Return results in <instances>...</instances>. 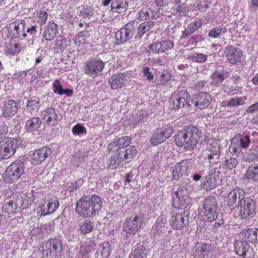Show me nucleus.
I'll return each instance as SVG.
<instances>
[{
	"label": "nucleus",
	"mask_w": 258,
	"mask_h": 258,
	"mask_svg": "<svg viewBox=\"0 0 258 258\" xmlns=\"http://www.w3.org/2000/svg\"><path fill=\"white\" fill-rule=\"evenodd\" d=\"M27 108L34 110L38 107V101L36 100H30L27 102Z\"/></svg>",
	"instance_id": "63"
},
{
	"label": "nucleus",
	"mask_w": 258,
	"mask_h": 258,
	"mask_svg": "<svg viewBox=\"0 0 258 258\" xmlns=\"http://www.w3.org/2000/svg\"><path fill=\"white\" fill-rule=\"evenodd\" d=\"M90 36L89 31H83L79 33L75 40V42L77 44V40H78L79 43H82V41H84L86 38Z\"/></svg>",
	"instance_id": "58"
},
{
	"label": "nucleus",
	"mask_w": 258,
	"mask_h": 258,
	"mask_svg": "<svg viewBox=\"0 0 258 258\" xmlns=\"http://www.w3.org/2000/svg\"><path fill=\"white\" fill-rule=\"evenodd\" d=\"M18 147L17 141L14 138H6L0 142V160L7 159L15 153Z\"/></svg>",
	"instance_id": "7"
},
{
	"label": "nucleus",
	"mask_w": 258,
	"mask_h": 258,
	"mask_svg": "<svg viewBox=\"0 0 258 258\" xmlns=\"http://www.w3.org/2000/svg\"><path fill=\"white\" fill-rule=\"evenodd\" d=\"M217 179L214 175L211 174L205 176L202 180L201 186L206 190H211L216 187Z\"/></svg>",
	"instance_id": "35"
},
{
	"label": "nucleus",
	"mask_w": 258,
	"mask_h": 258,
	"mask_svg": "<svg viewBox=\"0 0 258 258\" xmlns=\"http://www.w3.org/2000/svg\"><path fill=\"white\" fill-rule=\"evenodd\" d=\"M211 100L210 95L206 92H201L196 94L192 99V102L197 109L207 108Z\"/></svg>",
	"instance_id": "19"
},
{
	"label": "nucleus",
	"mask_w": 258,
	"mask_h": 258,
	"mask_svg": "<svg viewBox=\"0 0 258 258\" xmlns=\"http://www.w3.org/2000/svg\"><path fill=\"white\" fill-rule=\"evenodd\" d=\"M226 27L222 25L211 29L209 32V36L213 38H218L221 34L226 33Z\"/></svg>",
	"instance_id": "43"
},
{
	"label": "nucleus",
	"mask_w": 258,
	"mask_h": 258,
	"mask_svg": "<svg viewBox=\"0 0 258 258\" xmlns=\"http://www.w3.org/2000/svg\"><path fill=\"white\" fill-rule=\"evenodd\" d=\"M234 248L236 254L241 257L247 256V258H252L254 255L253 249L246 240H237L234 243Z\"/></svg>",
	"instance_id": "16"
},
{
	"label": "nucleus",
	"mask_w": 258,
	"mask_h": 258,
	"mask_svg": "<svg viewBox=\"0 0 258 258\" xmlns=\"http://www.w3.org/2000/svg\"><path fill=\"white\" fill-rule=\"evenodd\" d=\"M244 191L240 188L236 187L232 189L224 197L225 204L231 207L235 204L237 200L239 201L244 198Z\"/></svg>",
	"instance_id": "21"
},
{
	"label": "nucleus",
	"mask_w": 258,
	"mask_h": 258,
	"mask_svg": "<svg viewBox=\"0 0 258 258\" xmlns=\"http://www.w3.org/2000/svg\"><path fill=\"white\" fill-rule=\"evenodd\" d=\"M79 15L86 18L92 15L90 8H85L84 6L80 7L78 8Z\"/></svg>",
	"instance_id": "56"
},
{
	"label": "nucleus",
	"mask_w": 258,
	"mask_h": 258,
	"mask_svg": "<svg viewBox=\"0 0 258 258\" xmlns=\"http://www.w3.org/2000/svg\"><path fill=\"white\" fill-rule=\"evenodd\" d=\"M142 224L141 218L135 216L125 220L122 229L127 234H135L141 228Z\"/></svg>",
	"instance_id": "12"
},
{
	"label": "nucleus",
	"mask_w": 258,
	"mask_h": 258,
	"mask_svg": "<svg viewBox=\"0 0 258 258\" xmlns=\"http://www.w3.org/2000/svg\"><path fill=\"white\" fill-rule=\"evenodd\" d=\"M170 80V75L168 73H163L160 76L158 81L159 84L162 85L168 82Z\"/></svg>",
	"instance_id": "62"
},
{
	"label": "nucleus",
	"mask_w": 258,
	"mask_h": 258,
	"mask_svg": "<svg viewBox=\"0 0 258 258\" xmlns=\"http://www.w3.org/2000/svg\"><path fill=\"white\" fill-rule=\"evenodd\" d=\"M251 139L250 136L248 134H238L231 140L229 147L230 152L234 154H239L242 152V148H247L249 147Z\"/></svg>",
	"instance_id": "6"
},
{
	"label": "nucleus",
	"mask_w": 258,
	"mask_h": 258,
	"mask_svg": "<svg viewBox=\"0 0 258 258\" xmlns=\"http://www.w3.org/2000/svg\"><path fill=\"white\" fill-rule=\"evenodd\" d=\"M122 148L123 150L125 151V153L127 157V162H130L136 156L137 153V149L134 146H130L126 148Z\"/></svg>",
	"instance_id": "48"
},
{
	"label": "nucleus",
	"mask_w": 258,
	"mask_h": 258,
	"mask_svg": "<svg viewBox=\"0 0 258 258\" xmlns=\"http://www.w3.org/2000/svg\"><path fill=\"white\" fill-rule=\"evenodd\" d=\"M127 162V157L125 153V151L123 150V148L117 149L116 154L111 156L109 160L108 165L110 168H116L122 162Z\"/></svg>",
	"instance_id": "25"
},
{
	"label": "nucleus",
	"mask_w": 258,
	"mask_h": 258,
	"mask_svg": "<svg viewBox=\"0 0 258 258\" xmlns=\"http://www.w3.org/2000/svg\"><path fill=\"white\" fill-rule=\"evenodd\" d=\"M159 16L156 11L149 8H144L139 13V18L141 20L155 19Z\"/></svg>",
	"instance_id": "37"
},
{
	"label": "nucleus",
	"mask_w": 258,
	"mask_h": 258,
	"mask_svg": "<svg viewBox=\"0 0 258 258\" xmlns=\"http://www.w3.org/2000/svg\"><path fill=\"white\" fill-rule=\"evenodd\" d=\"M47 207V212L52 214L54 212L59 206V203L56 199L51 200L46 203Z\"/></svg>",
	"instance_id": "49"
},
{
	"label": "nucleus",
	"mask_w": 258,
	"mask_h": 258,
	"mask_svg": "<svg viewBox=\"0 0 258 258\" xmlns=\"http://www.w3.org/2000/svg\"><path fill=\"white\" fill-rule=\"evenodd\" d=\"M189 162V161L185 160L176 164L172 170L173 178L174 180H178L179 177L186 174Z\"/></svg>",
	"instance_id": "24"
},
{
	"label": "nucleus",
	"mask_w": 258,
	"mask_h": 258,
	"mask_svg": "<svg viewBox=\"0 0 258 258\" xmlns=\"http://www.w3.org/2000/svg\"><path fill=\"white\" fill-rule=\"evenodd\" d=\"M154 26L153 21H146L141 24L138 28V35L141 37L146 32L149 31Z\"/></svg>",
	"instance_id": "42"
},
{
	"label": "nucleus",
	"mask_w": 258,
	"mask_h": 258,
	"mask_svg": "<svg viewBox=\"0 0 258 258\" xmlns=\"http://www.w3.org/2000/svg\"><path fill=\"white\" fill-rule=\"evenodd\" d=\"M135 25H137L136 22L131 21L116 32L115 37L117 44L125 43L132 38L136 31Z\"/></svg>",
	"instance_id": "8"
},
{
	"label": "nucleus",
	"mask_w": 258,
	"mask_h": 258,
	"mask_svg": "<svg viewBox=\"0 0 258 258\" xmlns=\"http://www.w3.org/2000/svg\"><path fill=\"white\" fill-rule=\"evenodd\" d=\"M8 133V126L4 122L0 121V139L5 137Z\"/></svg>",
	"instance_id": "61"
},
{
	"label": "nucleus",
	"mask_w": 258,
	"mask_h": 258,
	"mask_svg": "<svg viewBox=\"0 0 258 258\" xmlns=\"http://www.w3.org/2000/svg\"><path fill=\"white\" fill-rule=\"evenodd\" d=\"M237 209L242 219L252 217L255 214L254 202L249 198H243L238 201Z\"/></svg>",
	"instance_id": "9"
},
{
	"label": "nucleus",
	"mask_w": 258,
	"mask_h": 258,
	"mask_svg": "<svg viewBox=\"0 0 258 258\" xmlns=\"http://www.w3.org/2000/svg\"><path fill=\"white\" fill-rule=\"evenodd\" d=\"M193 250L195 258H208L211 246L209 244L197 243Z\"/></svg>",
	"instance_id": "23"
},
{
	"label": "nucleus",
	"mask_w": 258,
	"mask_h": 258,
	"mask_svg": "<svg viewBox=\"0 0 258 258\" xmlns=\"http://www.w3.org/2000/svg\"><path fill=\"white\" fill-rule=\"evenodd\" d=\"M130 258H146L143 248L135 249L130 254Z\"/></svg>",
	"instance_id": "55"
},
{
	"label": "nucleus",
	"mask_w": 258,
	"mask_h": 258,
	"mask_svg": "<svg viewBox=\"0 0 258 258\" xmlns=\"http://www.w3.org/2000/svg\"><path fill=\"white\" fill-rule=\"evenodd\" d=\"M189 202L187 191L186 189H178L174 193L172 204L176 209H183L186 207Z\"/></svg>",
	"instance_id": "11"
},
{
	"label": "nucleus",
	"mask_w": 258,
	"mask_h": 258,
	"mask_svg": "<svg viewBox=\"0 0 258 258\" xmlns=\"http://www.w3.org/2000/svg\"><path fill=\"white\" fill-rule=\"evenodd\" d=\"M188 213L184 211L172 216L170 220V225L175 229H183L188 224Z\"/></svg>",
	"instance_id": "17"
},
{
	"label": "nucleus",
	"mask_w": 258,
	"mask_h": 258,
	"mask_svg": "<svg viewBox=\"0 0 258 258\" xmlns=\"http://www.w3.org/2000/svg\"><path fill=\"white\" fill-rule=\"evenodd\" d=\"M95 228V223L89 219H86L79 223L78 231L81 234L85 235L90 233Z\"/></svg>",
	"instance_id": "34"
},
{
	"label": "nucleus",
	"mask_w": 258,
	"mask_h": 258,
	"mask_svg": "<svg viewBox=\"0 0 258 258\" xmlns=\"http://www.w3.org/2000/svg\"><path fill=\"white\" fill-rule=\"evenodd\" d=\"M245 111L249 113H252L256 111H258V102L248 106ZM251 122L253 124H258V114L252 117Z\"/></svg>",
	"instance_id": "47"
},
{
	"label": "nucleus",
	"mask_w": 258,
	"mask_h": 258,
	"mask_svg": "<svg viewBox=\"0 0 258 258\" xmlns=\"http://www.w3.org/2000/svg\"><path fill=\"white\" fill-rule=\"evenodd\" d=\"M32 200L24 194H18L4 207L5 209L10 213L16 212L17 210L27 208L31 205Z\"/></svg>",
	"instance_id": "4"
},
{
	"label": "nucleus",
	"mask_w": 258,
	"mask_h": 258,
	"mask_svg": "<svg viewBox=\"0 0 258 258\" xmlns=\"http://www.w3.org/2000/svg\"><path fill=\"white\" fill-rule=\"evenodd\" d=\"M238 163V161L236 158L231 157L225 161L224 166L226 168L232 169L237 166Z\"/></svg>",
	"instance_id": "57"
},
{
	"label": "nucleus",
	"mask_w": 258,
	"mask_h": 258,
	"mask_svg": "<svg viewBox=\"0 0 258 258\" xmlns=\"http://www.w3.org/2000/svg\"><path fill=\"white\" fill-rule=\"evenodd\" d=\"M47 18V13L44 11H41L37 13L36 22L39 24L43 25L46 23Z\"/></svg>",
	"instance_id": "50"
},
{
	"label": "nucleus",
	"mask_w": 258,
	"mask_h": 258,
	"mask_svg": "<svg viewBox=\"0 0 258 258\" xmlns=\"http://www.w3.org/2000/svg\"><path fill=\"white\" fill-rule=\"evenodd\" d=\"M196 24H190L187 28L182 32L181 38H187L194 33L196 30Z\"/></svg>",
	"instance_id": "51"
},
{
	"label": "nucleus",
	"mask_w": 258,
	"mask_h": 258,
	"mask_svg": "<svg viewBox=\"0 0 258 258\" xmlns=\"http://www.w3.org/2000/svg\"><path fill=\"white\" fill-rule=\"evenodd\" d=\"M18 108L16 101L11 99L6 100L3 108L2 114L5 117L13 116L17 112Z\"/></svg>",
	"instance_id": "29"
},
{
	"label": "nucleus",
	"mask_w": 258,
	"mask_h": 258,
	"mask_svg": "<svg viewBox=\"0 0 258 258\" xmlns=\"http://www.w3.org/2000/svg\"><path fill=\"white\" fill-rule=\"evenodd\" d=\"M208 56L203 53H196L188 57L191 61L198 63H204L207 60Z\"/></svg>",
	"instance_id": "45"
},
{
	"label": "nucleus",
	"mask_w": 258,
	"mask_h": 258,
	"mask_svg": "<svg viewBox=\"0 0 258 258\" xmlns=\"http://www.w3.org/2000/svg\"><path fill=\"white\" fill-rule=\"evenodd\" d=\"M246 100L247 97L245 96L234 97L229 100H225L222 101V105L225 107H234L236 106H240L244 104Z\"/></svg>",
	"instance_id": "38"
},
{
	"label": "nucleus",
	"mask_w": 258,
	"mask_h": 258,
	"mask_svg": "<svg viewBox=\"0 0 258 258\" xmlns=\"http://www.w3.org/2000/svg\"><path fill=\"white\" fill-rule=\"evenodd\" d=\"M43 249L46 251L47 256L57 257L61 255L62 245L58 238H52L43 245Z\"/></svg>",
	"instance_id": "10"
},
{
	"label": "nucleus",
	"mask_w": 258,
	"mask_h": 258,
	"mask_svg": "<svg viewBox=\"0 0 258 258\" xmlns=\"http://www.w3.org/2000/svg\"><path fill=\"white\" fill-rule=\"evenodd\" d=\"M12 25H14V29L12 31L14 38H19L21 39H23L26 37L27 34L25 31V23L24 20H21L20 21H15Z\"/></svg>",
	"instance_id": "27"
},
{
	"label": "nucleus",
	"mask_w": 258,
	"mask_h": 258,
	"mask_svg": "<svg viewBox=\"0 0 258 258\" xmlns=\"http://www.w3.org/2000/svg\"><path fill=\"white\" fill-rule=\"evenodd\" d=\"M173 133V128L172 127H168L162 131L154 134L151 138V143L156 146L169 138Z\"/></svg>",
	"instance_id": "22"
},
{
	"label": "nucleus",
	"mask_w": 258,
	"mask_h": 258,
	"mask_svg": "<svg viewBox=\"0 0 258 258\" xmlns=\"http://www.w3.org/2000/svg\"><path fill=\"white\" fill-rule=\"evenodd\" d=\"M41 124L42 120L40 118L33 117L26 121L25 128L28 133H33L39 130Z\"/></svg>",
	"instance_id": "33"
},
{
	"label": "nucleus",
	"mask_w": 258,
	"mask_h": 258,
	"mask_svg": "<svg viewBox=\"0 0 258 258\" xmlns=\"http://www.w3.org/2000/svg\"><path fill=\"white\" fill-rule=\"evenodd\" d=\"M47 211L46 203L43 205L39 206L37 208V212L41 216H46L50 214L47 212Z\"/></svg>",
	"instance_id": "64"
},
{
	"label": "nucleus",
	"mask_w": 258,
	"mask_h": 258,
	"mask_svg": "<svg viewBox=\"0 0 258 258\" xmlns=\"http://www.w3.org/2000/svg\"><path fill=\"white\" fill-rule=\"evenodd\" d=\"M257 159H258V146H252L245 157V161L250 162Z\"/></svg>",
	"instance_id": "44"
},
{
	"label": "nucleus",
	"mask_w": 258,
	"mask_h": 258,
	"mask_svg": "<svg viewBox=\"0 0 258 258\" xmlns=\"http://www.w3.org/2000/svg\"><path fill=\"white\" fill-rule=\"evenodd\" d=\"M245 176L249 180L253 181L257 180V177L258 176V164H253L250 166L247 169Z\"/></svg>",
	"instance_id": "40"
},
{
	"label": "nucleus",
	"mask_w": 258,
	"mask_h": 258,
	"mask_svg": "<svg viewBox=\"0 0 258 258\" xmlns=\"http://www.w3.org/2000/svg\"><path fill=\"white\" fill-rule=\"evenodd\" d=\"M128 7V4L124 0H117L111 5V10L113 12L119 13L124 12Z\"/></svg>",
	"instance_id": "39"
},
{
	"label": "nucleus",
	"mask_w": 258,
	"mask_h": 258,
	"mask_svg": "<svg viewBox=\"0 0 258 258\" xmlns=\"http://www.w3.org/2000/svg\"><path fill=\"white\" fill-rule=\"evenodd\" d=\"M147 117L146 111L140 110L138 111L134 115L136 124L144 121V119Z\"/></svg>",
	"instance_id": "53"
},
{
	"label": "nucleus",
	"mask_w": 258,
	"mask_h": 258,
	"mask_svg": "<svg viewBox=\"0 0 258 258\" xmlns=\"http://www.w3.org/2000/svg\"><path fill=\"white\" fill-rule=\"evenodd\" d=\"M131 141V138L127 136L118 138L108 145V150L111 151L116 147H117V149L126 148V147L130 146Z\"/></svg>",
	"instance_id": "32"
},
{
	"label": "nucleus",
	"mask_w": 258,
	"mask_h": 258,
	"mask_svg": "<svg viewBox=\"0 0 258 258\" xmlns=\"http://www.w3.org/2000/svg\"><path fill=\"white\" fill-rule=\"evenodd\" d=\"M67 45L68 41L67 38H63L60 40H56L55 48L62 52L66 48Z\"/></svg>",
	"instance_id": "54"
},
{
	"label": "nucleus",
	"mask_w": 258,
	"mask_h": 258,
	"mask_svg": "<svg viewBox=\"0 0 258 258\" xmlns=\"http://www.w3.org/2000/svg\"><path fill=\"white\" fill-rule=\"evenodd\" d=\"M207 150L210 152L208 155L210 163L213 164L218 162L220 153L219 141L213 139L209 140L207 144Z\"/></svg>",
	"instance_id": "15"
},
{
	"label": "nucleus",
	"mask_w": 258,
	"mask_h": 258,
	"mask_svg": "<svg viewBox=\"0 0 258 258\" xmlns=\"http://www.w3.org/2000/svg\"><path fill=\"white\" fill-rule=\"evenodd\" d=\"M188 97L189 94L185 91L179 92L173 97L170 107L174 109H179L184 107L188 108Z\"/></svg>",
	"instance_id": "14"
},
{
	"label": "nucleus",
	"mask_w": 258,
	"mask_h": 258,
	"mask_svg": "<svg viewBox=\"0 0 258 258\" xmlns=\"http://www.w3.org/2000/svg\"><path fill=\"white\" fill-rule=\"evenodd\" d=\"M58 33V25L54 22H49L44 28L42 38L46 41H51Z\"/></svg>",
	"instance_id": "26"
},
{
	"label": "nucleus",
	"mask_w": 258,
	"mask_h": 258,
	"mask_svg": "<svg viewBox=\"0 0 258 258\" xmlns=\"http://www.w3.org/2000/svg\"><path fill=\"white\" fill-rule=\"evenodd\" d=\"M217 209L209 210L208 208H203L200 213L203 220L212 221L217 218Z\"/></svg>",
	"instance_id": "36"
},
{
	"label": "nucleus",
	"mask_w": 258,
	"mask_h": 258,
	"mask_svg": "<svg viewBox=\"0 0 258 258\" xmlns=\"http://www.w3.org/2000/svg\"><path fill=\"white\" fill-rule=\"evenodd\" d=\"M21 51L19 44L14 43H6L5 45V51L11 55H15Z\"/></svg>",
	"instance_id": "41"
},
{
	"label": "nucleus",
	"mask_w": 258,
	"mask_h": 258,
	"mask_svg": "<svg viewBox=\"0 0 258 258\" xmlns=\"http://www.w3.org/2000/svg\"><path fill=\"white\" fill-rule=\"evenodd\" d=\"M174 46L172 41L168 39L160 42H156L150 45L149 47L152 53H165L171 50Z\"/></svg>",
	"instance_id": "20"
},
{
	"label": "nucleus",
	"mask_w": 258,
	"mask_h": 258,
	"mask_svg": "<svg viewBox=\"0 0 258 258\" xmlns=\"http://www.w3.org/2000/svg\"><path fill=\"white\" fill-rule=\"evenodd\" d=\"M53 92L55 93H57L59 95H62L64 94L63 92V88L62 86L60 85V82L58 80H55L53 84Z\"/></svg>",
	"instance_id": "59"
},
{
	"label": "nucleus",
	"mask_w": 258,
	"mask_h": 258,
	"mask_svg": "<svg viewBox=\"0 0 258 258\" xmlns=\"http://www.w3.org/2000/svg\"><path fill=\"white\" fill-rule=\"evenodd\" d=\"M105 62L99 58H95L85 62L84 66V73L93 78L102 75Z\"/></svg>",
	"instance_id": "5"
},
{
	"label": "nucleus",
	"mask_w": 258,
	"mask_h": 258,
	"mask_svg": "<svg viewBox=\"0 0 258 258\" xmlns=\"http://www.w3.org/2000/svg\"><path fill=\"white\" fill-rule=\"evenodd\" d=\"M129 79L126 73H119L112 76L108 80V83L112 89H120L125 86Z\"/></svg>",
	"instance_id": "18"
},
{
	"label": "nucleus",
	"mask_w": 258,
	"mask_h": 258,
	"mask_svg": "<svg viewBox=\"0 0 258 258\" xmlns=\"http://www.w3.org/2000/svg\"><path fill=\"white\" fill-rule=\"evenodd\" d=\"M200 137L197 127L187 126L177 133L174 136V141L178 146L186 150L191 151L195 148Z\"/></svg>",
	"instance_id": "2"
},
{
	"label": "nucleus",
	"mask_w": 258,
	"mask_h": 258,
	"mask_svg": "<svg viewBox=\"0 0 258 258\" xmlns=\"http://www.w3.org/2000/svg\"><path fill=\"white\" fill-rule=\"evenodd\" d=\"M73 132L74 134L80 135L86 133V128L80 124H77L73 127Z\"/></svg>",
	"instance_id": "60"
},
{
	"label": "nucleus",
	"mask_w": 258,
	"mask_h": 258,
	"mask_svg": "<svg viewBox=\"0 0 258 258\" xmlns=\"http://www.w3.org/2000/svg\"><path fill=\"white\" fill-rule=\"evenodd\" d=\"M43 120L50 126L56 125L58 117L55 109L52 107L46 109L44 113Z\"/></svg>",
	"instance_id": "28"
},
{
	"label": "nucleus",
	"mask_w": 258,
	"mask_h": 258,
	"mask_svg": "<svg viewBox=\"0 0 258 258\" xmlns=\"http://www.w3.org/2000/svg\"><path fill=\"white\" fill-rule=\"evenodd\" d=\"M211 77L214 84L221 83L225 79L222 72L219 71H215Z\"/></svg>",
	"instance_id": "52"
},
{
	"label": "nucleus",
	"mask_w": 258,
	"mask_h": 258,
	"mask_svg": "<svg viewBox=\"0 0 258 258\" xmlns=\"http://www.w3.org/2000/svg\"><path fill=\"white\" fill-rule=\"evenodd\" d=\"M102 204L101 198L96 195L83 197L77 203L76 211L83 217H91L99 214Z\"/></svg>",
	"instance_id": "1"
},
{
	"label": "nucleus",
	"mask_w": 258,
	"mask_h": 258,
	"mask_svg": "<svg viewBox=\"0 0 258 258\" xmlns=\"http://www.w3.org/2000/svg\"><path fill=\"white\" fill-rule=\"evenodd\" d=\"M51 154L50 148L44 147L35 150L30 155V160L33 165H39Z\"/></svg>",
	"instance_id": "13"
},
{
	"label": "nucleus",
	"mask_w": 258,
	"mask_h": 258,
	"mask_svg": "<svg viewBox=\"0 0 258 258\" xmlns=\"http://www.w3.org/2000/svg\"><path fill=\"white\" fill-rule=\"evenodd\" d=\"M227 52V59L230 63L234 64L241 61L243 54L240 49L230 46Z\"/></svg>",
	"instance_id": "30"
},
{
	"label": "nucleus",
	"mask_w": 258,
	"mask_h": 258,
	"mask_svg": "<svg viewBox=\"0 0 258 258\" xmlns=\"http://www.w3.org/2000/svg\"><path fill=\"white\" fill-rule=\"evenodd\" d=\"M203 208H208L209 210H214L217 209V206L215 199L213 197H209L206 199L203 203Z\"/></svg>",
	"instance_id": "46"
},
{
	"label": "nucleus",
	"mask_w": 258,
	"mask_h": 258,
	"mask_svg": "<svg viewBox=\"0 0 258 258\" xmlns=\"http://www.w3.org/2000/svg\"><path fill=\"white\" fill-rule=\"evenodd\" d=\"M25 169V162L21 160H16L7 168L5 172V181L13 182L17 180L24 173Z\"/></svg>",
	"instance_id": "3"
},
{
	"label": "nucleus",
	"mask_w": 258,
	"mask_h": 258,
	"mask_svg": "<svg viewBox=\"0 0 258 258\" xmlns=\"http://www.w3.org/2000/svg\"><path fill=\"white\" fill-rule=\"evenodd\" d=\"M240 235L245 240L255 243L258 242V229L255 228L244 229Z\"/></svg>",
	"instance_id": "31"
}]
</instances>
